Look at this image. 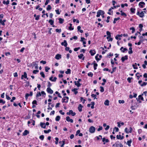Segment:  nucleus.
I'll return each instance as SVG.
<instances>
[{
    "label": "nucleus",
    "instance_id": "1",
    "mask_svg": "<svg viewBox=\"0 0 147 147\" xmlns=\"http://www.w3.org/2000/svg\"><path fill=\"white\" fill-rule=\"evenodd\" d=\"M105 13L102 10H99L97 12V15H96V17H100V15H102L104 14Z\"/></svg>",
    "mask_w": 147,
    "mask_h": 147
},
{
    "label": "nucleus",
    "instance_id": "2",
    "mask_svg": "<svg viewBox=\"0 0 147 147\" xmlns=\"http://www.w3.org/2000/svg\"><path fill=\"white\" fill-rule=\"evenodd\" d=\"M95 128L94 127L91 126L90 127L89 129V131L90 133H94L95 132Z\"/></svg>",
    "mask_w": 147,
    "mask_h": 147
},
{
    "label": "nucleus",
    "instance_id": "3",
    "mask_svg": "<svg viewBox=\"0 0 147 147\" xmlns=\"http://www.w3.org/2000/svg\"><path fill=\"white\" fill-rule=\"evenodd\" d=\"M132 129L131 127H130L129 129H128L127 127H126L125 129V131L126 133H131L132 131Z\"/></svg>",
    "mask_w": 147,
    "mask_h": 147
},
{
    "label": "nucleus",
    "instance_id": "4",
    "mask_svg": "<svg viewBox=\"0 0 147 147\" xmlns=\"http://www.w3.org/2000/svg\"><path fill=\"white\" fill-rule=\"evenodd\" d=\"M136 14L141 18H143L144 15V14L143 11H142L140 13L138 11L137 12Z\"/></svg>",
    "mask_w": 147,
    "mask_h": 147
},
{
    "label": "nucleus",
    "instance_id": "5",
    "mask_svg": "<svg viewBox=\"0 0 147 147\" xmlns=\"http://www.w3.org/2000/svg\"><path fill=\"white\" fill-rule=\"evenodd\" d=\"M47 91L48 93L52 94L53 93V91L51 88H47Z\"/></svg>",
    "mask_w": 147,
    "mask_h": 147
},
{
    "label": "nucleus",
    "instance_id": "6",
    "mask_svg": "<svg viewBox=\"0 0 147 147\" xmlns=\"http://www.w3.org/2000/svg\"><path fill=\"white\" fill-rule=\"evenodd\" d=\"M145 5V3L142 1L140 2L139 4V5L140 8H142L144 7V5Z\"/></svg>",
    "mask_w": 147,
    "mask_h": 147
},
{
    "label": "nucleus",
    "instance_id": "7",
    "mask_svg": "<svg viewBox=\"0 0 147 147\" xmlns=\"http://www.w3.org/2000/svg\"><path fill=\"white\" fill-rule=\"evenodd\" d=\"M66 120L68 122L72 123L73 122V120L72 119H70L69 116H67L66 117Z\"/></svg>",
    "mask_w": 147,
    "mask_h": 147
},
{
    "label": "nucleus",
    "instance_id": "8",
    "mask_svg": "<svg viewBox=\"0 0 147 147\" xmlns=\"http://www.w3.org/2000/svg\"><path fill=\"white\" fill-rule=\"evenodd\" d=\"M61 55L59 54H57L56 55L55 57V58L57 60H59L61 59Z\"/></svg>",
    "mask_w": 147,
    "mask_h": 147
},
{
    "label": "nucleus",
    "instance_id": "9",
    "mask_svg": "<svg viewBox=\"0 0 147 147\" xmlns=\"http://www.w3.org/2000/svg\"><path fill=\"white\" fill-rule=\"evenodd\" d=\"M67 43L66 40H64L63 42H62L61 43V45L62 46H64L65 47H66L67 46Z\"/></svg>",
    "mask_w": 147,
    "mask_h": 147
},
{
    "label": "nucleus",
    "instance_id": "10",
    "mask_svg": "<svg viewBox=\"0 0 147 147\" xmlns=\"http://www.w3.org/2000/svg\"><path fill=\"white\" fill-rule=\"evenodd\" d=\"M117 138V139L122 140L124 138V136H121V135H117L116 136Z\"/></svg>",
    "mask_w": 147,
    "mask_h": 147
},
{
    "label": "nucleus",
    "instance_id": "11",
    "mask_svg": "<svg viewBox=\"0 0 147 147\" xmlns=\"http://www.w3.org/2000/svg\"><path fill=\"white\" fill-rule=\"evenodd\" d=\"M102 141L104 142L103 144H105V142L107 143L109 142V140L108 139H106L105 138H103L102 139Z\"/></svg>",
    "mask_w": 147,
    "mask_h": 147
},
{
    "label": "nucleus",
    "instance_id": "12",
    "mask_svg": "<svg viewBox=\"0 0 147 147\" xmlns=\"http://www.w3.org/2000/svg\"><path fill=\"white\" fill-rule=\"evenodd\" d=\"M128 59V57L127 55H125L123 57H122L121 58L122 62H123L125 60Z\"/></svg>",
    "mask_w": 147,
    "mask_h": 147
},
{
    "label": "nucleus",
    "instance_id": "13",
    "mask_svg": "<svg viewBox=\"0 0 147 147\" xmlns=\"http://www.w3.org/2000/svg\"><path fill=\"white\" fill-rule=\"evenodd\" d=\"M40 125L42 128H44V129H45L46 128V125L45 123H40Z\"/></svg>",
    "mask_w": 147,
    "mask_h": 147
},
{
    "label": "nucleus",
    "instance_id": "14",
    "mask_svg": "<svg viewBox=\"0 0 147 147\" xmlns=\"http://www.w3.org/2000/svg\"><path fill=\"white\" fill-rule=\"evenodd\" d=\"M104 104L106 106H109V101L108 100H106L104 102Z\"/></svg>",
    "mask_w": 147,
    "mask_h": 147
},
{
    "label": "nucleus",
    "instance_id": "15",
    "mask_svg": "<svg viewBox=\"0 0 147 147\" xmlns=\"http://www.w3.org/2000/svg\"><path fill=\"white\" fill-rule=\"evenodd\" d=\"M132 142V140L131 139H130V140L128 141L126 143V144L128 145L129 146H131V144Z\"/></svg>",
    "mask_w": 147,
    "mask_h": 147
},
{
    "label": "nucleus",
    "instance_id": "16",
    "mask_svg": "<svg viewBox=\"0 0 147 147\" xmlns=\"http://www.w3.org/2000/svg\"><path fill=\"white\" fill-rule=\"evenodd\" d=\"M83 106L81 104H79L78 107V110L79 111L81 112L82 111V108Z\"/></svg>",
    "mask_w": 147,
    "mask_h": 147
},
{
    "label": "nucleus",
    "instance_id": "17",
    "mask_svg": "<svg viewBox=\"0 0 147 147\" xmlns=\"http://www.w3.org/2000/svg\"><path fill=\"white\" fill-rule=\"evenodd\" d=\"M89 53L92 56L94 55L96 53L95 51L94 50H90Z\"/></svg>",
    "mask_w": 147,
    "mask_h": 147
},
{
    "label": "nucleus",
    "instance_id": "18",
    "mask_svg": "<svg viewBox=\"0 0 147 147\" xmlns=\"http://www.w3.org/2000/svg\"><path fill=\"white\" fill-rule=\"evenodd\" d=\"M29 132L28 130H26L24 131V132L23 133V135L24 136L27 135L29 134Z\"/></svg>",
    "mask_w": 147,
    "mask_h": 147
},
{
    "label": "nucleus",
    "instance_id": "19",
    "mask_svg": "<svg viewBox=\"0 0 147 147\" xmlns=\"http://www.w3.org/2000/svg\"><path fill=\"white\" fill-rule=\"evenodd\" d=\"M108 36L107 37V38L108 39L109 38H110L111 37V33L109 31H107L106 32Z\"/></svg>",
    "mask_w": 147,
    "mask_h": 147
},
{
    "label": "nucleus",
    "instance_id": "20",
    "mask_svg": "<svg viewBox=\"0 0 147 147\" xmlns=\"http://www.w3.org/2000/svg\"><path fill=\"white\" fill-rule=\"evenodd\" d=\"M74 83L75 85L77 86L78 87H80L81 86V84H80V82H77V81H75Z\"/></svg>",
    "mask_w": 147,
    "mask_h": 147
},
{
    "label": "nucleus",
    "instance_id": "21",
    "mask_svg": "<svg viewBox=\"0 0 147 147\" xmlns=\"http://www.w3.org/2000/svg\"><path fill=\"white\" fill-rule=\"evenodd\" d=\"M136 99L138 101V100H140V99H141V100H144V98L141 95H140L139 96L138 99L137 98H136Z\"/></svg>",
    "mask_w": 147,
    "mask_h": 147
},
{
    "label": "nucleus",
    "instance_id": "22",
    "mask_svg": "<svg viewBox=\"0 0 147 147\" xmlns=\"http://www.w3.org/2000/svg\"><path fill=\"white\" fill-rule=\"evenodd\" d=\"M59 20V22L60 24H62L63 23L64 20L63 19H62L61 18H59L58 19Z\"/></svg>",
    "mask_w": 147,
    "mask_h": 147
},
{
    "label": "nucleus",
    "instance_id": "23",
    "mask_svg": "<svg viewBox=\"0 0 147 147\" xmlns=\"http://www.w3.org/2000/svg\"><path fill=\"white\" fill-rule=\"evenodd\" d=\"M62 102L63 103L65 102L67 103L68 102V100H66V99L65 97L63 98L62 99Z\"/></svg>",
    "mask_w": 147,
    "mask_h": 147
},
{
    "label": "nucleus",
    "instance_id": "24",
    "mask_svg": "<svg viewBox=\"0 0 147 147\" xmlns=\"http://www.w3.org/2000/svg\"><path fill=\"white\" fill-rule=\"evenodd\" d=\"M77 88H74L72 90V91L74 92V94H76L78 93V91H76L77 90H78Z\"/></svg>",
    "mask_w": 147,
    "mask_h": 147
},
{
    "label": "nucleus",
    "instance_id": "25",
    "mask_svg": "<svg viewBox=\"0 0 147 147\" xmlns=\"http://www.w3.org/2000/svg\"><path fill=\"white\" fill-rule=\"evenodd\" d=\"M9 1L7 0L6 2L5 1H3V3L4 4L8 5L9 3Z\"/></svg>",
    "mask_w": 147,
    "mask_h": 147
},
{
    "label": "nucleus",
    "instance_id": "26",
    "mask_svg": "<svg viewBox=\"0 0 147 147\" xmlns=\"http://www.w3.org/2000/svg\"><path fill=\"white\" fill-rule=\"evenodd\" d=\"M70 114H71V115L72 116H74L76 115V113L75 112H74L72 110H70Z\"/></svg>",
    "mask_w": 147,
    "mask_h": 147
},
{
    "label": "nucleus",
    "instance_id": "27",
    "mask_svg": "<svg viewBox=\"0 0 147 147\" xmlns=\"http://www.w3.org/2000/svg\"><path fill=\"white\" fill-rule=\"evenodd\" d=\"M132 49V48L131 47H130L129 48V51H128V53L129 54H131L133 53Z\"/></svg>",
    "mask_w": 147,
    "mask_h": 147
},
{
    "label": "nucleus",
    "instance_id": "28",
    "mask_svg": "<svg viewBox=\"0 0 147 147\" xmlns=\"http://www.w3.org/2000/svg\"><path fill=\"white\" fill-rule=\"evenodd\" d=\"M49 22L51 25H53V24L54 21L51 19L50 20Z\"/></svg>",
    "mask_w": 147,
    "mask_h": 147
},
{
    "label": "nucleus",
    "instance_id": "29",
    "mask_svg": "<svg viewBox=\"0 0 147 147\" xmlns=\"http://www.w3.org/2000/svg\"><path fill=\"white\" fill-rule=\"evenodd\" d=\"M135 9L133 8H131L130 9V11L131 12L133 13H135Z\"/></svg>",
    "mask_w": 147,
    "mask_h": 147
},
{
    "label": "nucleus",
    "instance_id": "30",
    "mask_svg": "<svg viewBox=\"0 0 147 147\" xmlns=\"http://www.w3.org/2000/svg\"><path fill=\"white\" fill-rule=\"evenodd\" d=\"M137 65V64L136 63H135L132 66L134 69H138V67L136 66Z\"/></svg>",
    "mask_w": 147,
    "mask_h": 147
},
{
    "label": "nucleus",
    "instance_id": "31",
    "mask_svg": "<svg viewBox=\"0 0 147 147\" xmlns=\"http://www.w3.org/2000/svg\"><path fill=\"white\" fill-rule=\"evenodd\" d=\"M65 73L67 74H70L71 73V70L68 69H67V71L65 72Z\"/></svg>",
    "mask_w": 147,
    "mask_h": 147
},
{
    "label": "nucleus",
    "instance_id": "32",
    "mask_svg": "<svg viewBox=\"0 0 147 147\" xmlns=\"http://www.w3.org/2000/svg\"><path fill=\"white\" fill-rule=\"evenodd\" d=\"M93 63L91 65H92ZM98 65L96 63H94V70H96V67Z\"/></svg>",
    "mask_w": 147,
    "mask_h": 147
},
{
    "label": "nucleus",
    "instance_id": "33",
    "mask_svg": "<svg viewBox=\"0 0 147 147\" xmlns=\"http://www.w3.org/2000/svg\"><path fill=\"white\" fill-rule=\"evenodd\" d=\"M60 119V117L59 116H57L55 118V120L56 121H59Z\"/></svg>",
    "mask_w": 147,
    "mask_h": 147
},
{
    "label": "nucleus",
    "instance_id": "34",
    "mask_svg": "<svg viewBox=\"0 0 147 147\" xmlns=\"http://www.w3.org/2000/svg\"><path fill=\"white\" fill-rule=\"evenodd\" d=\"M129 29L130 30H132V33H134V32H135V29L134 28V27H131V28H130Z\"/></svg>",
    "mask_w": 147,
    "mask_h": 147
},
{
    "label": "nucleus",
    "instance_id": "35",
    "mask_svg": "<svg viewBox=\"0 0 147 147\" xmlns=\"http://www.w3.org/2000/svg\"><path fill=\"white\" fill-rule=\"evenodd\" d=\"M120 19V18L118 17L117 18H115L114 19V20L113 22V23L114 24H115L116 23V21L119 20Z\"/></svg>",
    "mask_w": 147,
    "mask_h": 147
},
{
    "label": "nucleus",
    "instance_id": "36",
    "mask_svg": "<svg viewBox=\"0 0 147 147\" xmlns=\"http://www.w3.org/2000/svg\"><path fill=\"white\" fill-rule=\"evenodd\" d=\"M55 144H58V142L59 141V138H55Z\"/></svg>",
    "mask_w": 147,
    "mask_h": 147
},
{
    "label": "nucleus",
    "instance_id": "37",
    "mask_svg": "<svg viewBox=\"0 0 147 147\" xmlns=\"http://www.w3.org/2000/svg\"><path fill=\"white\" fill-rule=\"evenodd\" d=\"M51 7L50 5H48L47 8V10L48 11L51 10Z\"/></svg>",
    "mask_w": 147,
    "mask_h": 147
},
{
    "label": "nucleus",
    "instance_id": "38",
    "mask_svg": "<svg viewBox=\"0 0 147 147\" xmlns=\"http://www.w3.org/2000/svg\"><path fill=\"white\" fill-rule=\"evenodd\" d=\"M51 130L50 129H49L47 130H44V133L45 134L48 133H49V132H51Z\"/></svg>",
    "mask_w": 147,
    "mask_h": 147
},
{
    "label": "nucleus",
    "instance_id": "39",
    "mask_svg": "<svg viewBox=\"0 0 147 147\" xmlns=\"http://www.w3.org/2000/svg\"><path fill=\"white\" fill-rule=\"evenodd\" d=\"M24 75V77L25 78H26L27 79H28L27 78V74L26 73V72H24V75Z\"/></svg>",
    "mask_w": 147,
    "mask_h": 147
},
{
    "label": "nucleus",
    "instance_id": "40",
    "mask_svg": "<svg viewBox=\"0 0 147 147\" xmlns=\"http://www.w3.org/2000/svg\"><path fill=\"white\" fill-rule=\"evenodd\" d=\"M147 82H144L142 84H140V86H146L147 85Z\"/></svg>",
    "mask_w": 147,
    "mask_h": 147
},
{
    "label": "nucleus",
    "instance_id": "41",
    "mask_svg": "<svg viewBox=\"0 0 147 147\" xmlns=\"http://www.w3.org/2000/svg\"><path fill=\"white\" fill-rule=\"evenodd\" d=\"M121 12V15L122 16H125L126 17L127 16V15L126 14H125L124 12H123L121 10L120 11Z\"/></svg>",
    "mask_w": 147,
    "mask_h": 147
},
{
    "label": "nucleus",
    "instance_id": "42",
    "mask_svg": "<svg viewBox=\"0 0 147 147\" xmlns=\"http://www.w3.org/2000/svg\"><path fill=\"white\" fill-rule=\"evenodd\" d=\"M48 84L47 86L48 88H50V87L52 86V84L49 81L48 82Z\"/></svg>",
    "mask_w": 147,
    "mask_h": 147
},
{
    "label": "nucleus",
    "instance_id": "43",
    "mask_svg": "<svg viewBox=\"0 0 147 147\" xmlns=\"http://www.w3.org/2000/svg\"><path fill=\"white\" fill-rule=\"evenodd\" d=\"M83 56V54L81 53L78 56V58L80 59H82V57Z\"/></svg>",
    "mask_w": 147,
    "mask_h": 147
},
{
    "label": "nucleus",
    "instance_id": "44",
    "mask_svg": "<svg viewBox=\"0 0 147 147\" xmlns=\"http://www.w3.org/2000/svg\"><path fill=\"white\" fill-rule=\"evenodd\" d=\"M44 138V136L43 135H42L39 136V138L42 140H43Z\"/></svg>",
    "mask_w": 147,
    "mask_h": 147
},
{
    "label": "nucleus",
    "instance_id": "45",
    "mask_svg": "<svg viewBox=\"0 0 147 147\" xmlns=\"http://www.w3.org/2000/svg\"><path fill=\"white\" fill-rule=\"evenodd\" d=\"M40 75H41V76L43 78H45V75L43 72H41L40 73Z\"/></svg>",
    "mask_w": 147,
    "mask_h": 147
},
{
    "label": "nucleus",
    "instance_id": "46",
    "mask_svg": "<svg viewBox=\"0 0 147 147\" xmlns=\"http://www.w3.org/2000/svg\"><path fill=\"white\" fill-rule=\"evenodd\" d=\"M88 75L89 76L92 77L93 76V74L92 72H90L88 73Z\"/></svg>",
    "mask_w": 147,
    "mask_h": 147
},
{
    "label": "nucleus",
    "instance_id": "47",
    "mask_svg": "<svg viewBox=\"0 0 147 147\" xmlns=\"http://www.w3.org/2000/svg\"><path fill=\"white\" fill-rule=\"evenodd\" d=\"M91 96L92 97L94 98V99L96 98H96V96L95 94H92L91 95Z\"/></svg>",
    "mask_w": 147,
    "mask_h": 147
},
{
    "label": "nucleus",
    "instance_id": "48",
    "mask_svg": "<svg viewBox=\"0 0 147 147\" xmlns=\"http://www.w3.org/2000/svg\"><path fill=\"white\" fill-rule=\"evenodd\" d=\"M118 102H119V103H120V104H121V103L123 104V103H124L125 101L123 100H119L118 101Z\"/></svg>",
    "mask_w": 147,
    "mask_h": 147
},
{
    "label": "nucleus",
    "instance_id": "49",
    "mask_svg": "<svg viewBox=\"0 0 147 147\" xmlns=\"http://www.w3.org/2000/svg\"><path fill=\"white\" fill-rule=\"evenodd\" d=\"M0 23L3 26H4L5 25V23L3 22L1 19H0Z\"/></svg>",
    "mask_w": 147,
    "mask_h": 147
},
{
    "label": "nucleus",
    "instance_id": "50",
    "mask_svg": "<svg viewBox=\"0 0 147 147\" xmlns=\"http://www.w3.org/2000/svg\"><path fill=\"white\" fill-rule=\"evenodd\" d=\"M39 72V71L38 70H34L33 71V74H37V73L38 72Z\"/></svg>",
    "mask_w": 147,
    "mask_h": 147
},
{
    "label": "nucleus",
    "instance_id": "51",
    "mask_svg": "<svg viewBox=\"0 0 147 147\" xmlns=\"http://www.w3.org/2000/svg\"><path fill=\"white\" fill-rule=\"evenodd\" d=\"M57 32L60 33L61 32V29H56L55 30Z\"/></svg>",
    "mask_w": 147,
    "mask_h": 147
},
{
    "label": "nucleus",
    "instance_id": "52",
    "mask_svg": "<svg viewBox=\"0 0 147 147\" xmlns=\"http://www.w3.org/2000/svg\"><path fill=\"white\" fill-rule=\"evenodd\" d=\"M2 103L3 104H4L5 103V101L2 99H0V103Z\"/></svg>",
    "mask_w": 147,
    "mask_h": 147
},
{
    "label": "nucleus",
    "instance_id": "53",
    "mask_svg": "<svg viewBox=\"0 0 147 147\" xmlns=\"http://www.w3.org/2000/svg\"><path fill=\"white\" fill-rule=\"evenodd\" d=\"M100 91L101 92H103L104 91V88L102 86L100 87Z\"/></svg>",
    "mask_w": 147,
    "mask_h": 147
},
{
    "label": "nucleus",
    "instance_id": "54",
    "mask_svg": "<svg viewBox=\"0 0 147 147\" xmlns=\"http://www.w3.org/2000/svg\"><path fill=\"white\" fill-rule=\"evenodd\" d=\"M41 95V94L40 92H39L36 95V97H38L39 96H40Z\"/></svg>",
    "mask_w": 147,
    "mask_h": 147
},
{
    "label": "nucleus",
    "instance_id": "55",
    "mask_svg": "<svg viewBox=\"0 0 147 147\" xmlns=\"http://www.w3.org/2000/svg\"><path fill=\"white\" fill-rule=\"evenodd\" d=\"M29 96H30V94H28V93L26 94V95H25L26 99V100L28 98V97Z\"/></svg>",
    "mask_w": 147,
    "mask_h": 147
},
{
    "label": "nucleus",
    "instance_id": "56",
    "mask_svg": "<svg viewBox=\"0 0 147 147\" xmlns=\"http://www.w3.org/2000/svg\"><path fill=\"white\" fill-rule=\"evenodd\" d=\"M50 69V68L48 67H45V71L47 72Z\"/></svg>",
    "mask_w": 147,
    "mask_h": 147
},
{
    "label": "nucleus",
    "instance_id": "57",
    "mask_svg": "<svg viewBox=\"0 0 147 147\" xmlns=\"http://www.w3.org/2000/svg\"><path fill=\"white\" fill-rule=\"evenodd\" d=\"M34 66L35 67V68L36 69H37L38 68V65L36 63L34 64Z\"/></svg>",
    "mask_w": 147,
    "mask_h": 147
},
{
    "label": "nucleus",
    "instance_id": "58",
    "mask_svg": "<svg viewBox=\"0 0 147 147\" xmlns=\"http://www.w3.org/2000/svg\"><path fill=\"white\" fill-rule=\"evenodd\" d=\"M132 78H128L127 79V80L129 83H131V80L132 79Z\"/></svg>",
    "mask_w": 147,
    "mask_h": 147
},
{
    "label": "nucleus",
    "instance_id": "59",
    "mask_svg": "<svg viewBox=\"0 0 147 147\" xmlns=\"http://www.w3.org/2000/svg\"><path fill=\"white\" fill-rule=\"evenodd\" d=\"M102 126H99V127L97 131H100L101 130H102Z\"/></svg>",
    "mask_w": 147,
    "mask_h": 147
},
{
    "label": "nucleus",
    "instance_id": "60",
    "mask_svg": "<svg viewBox=\"0 0 147 147\" xmlns=\"http://www.w3.org/2000/svg\"><path fill=\"white\" fill-rule=\"evenodd\" d=\"M115 38L117 40L119 39V40H120L121 39V38L119 36H118V35H117L116 37H115Z\"/></svg>",
    "mask_w": 147,
    "mask_h": 147
},
{
    "label": "nucleus",
    "instance_id": "61",
    "mask_svg": "<svg viewBox=\"0 0 147 147\" xmlns=\"http://www.w3.org/2000/svg\"><path fill=\"white\" fill-rule=\"evenodd\" d=\"M39 17H40V16L39 15L37 16H36V18H35V20H38L39 19Z\"/></svg>",
    "mask_w": 147,
    "mask_h": 147
},
{
    "label": "nucleus",
    "instance_id": "62",
    "mask_svg": "<svg viewBox=\"0 0 147 147\" xmlns=\"http://www.w3.org/2000/svg\"><path fill=\"white\" fill-rule=\"evenodd\" d=\"M6 98L8 100H10L11 98H10L9 96L8 95L6 94Z\"/></svg>",
    "mask_w": 147,
    "mask_h": 147
},
{
    "label": "nucleus",
    "instance_id": "63",
    "mask_svg": "<svg viewBox=\"0 0 147 147\" xmlns=\"http://www.w3.org/2000/svg\"><path fill=\"white\" fill-rule=\"evenodd\" d=\"M114 129L115 130L116 132H118L119 131V128L116 127H115L114 128Z\"/></svg>",
    "mask_w": 147,
    "mask_h": 147
},
{
    "label": "nucleus",
    "instance_id": "64",
    "mask_svg": "<svg viewBox=\"0 0 147 147\" xmlns=\"http://www.w3.org/2000/svg\"><path fill=\"white\" fill-rule=\"evenodd\" d=\"M80 49V47H79L78 48H76L74 49V50L75 51H77L79 49Z\"/></svg>",
    "mask_w": 147,
    "mask_h": 147
}]
</instances>
